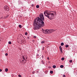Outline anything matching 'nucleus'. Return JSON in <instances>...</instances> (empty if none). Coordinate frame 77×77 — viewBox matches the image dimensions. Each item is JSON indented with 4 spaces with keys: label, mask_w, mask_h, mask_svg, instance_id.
I'll return each mask as SVG.
<instances>
[{
    "label": "nucleus",
    "mask_w": 77,
    "mask_h": 77,
    "mask_svg": "<svg viewBox=\"0 0 77 77\" xmlns=\"http://www.w3.org/2000/svg\"><path fill=\"white\" fill-rule=\"evenodd\" d=\"M47 29L44 30L43 31V32L45 34H47Z\"/></svg>",
    "instance_id": "6e6552de"
},
{
    "label": "nucleus",
    "mask_w": 77,
    "mask_h": 77,
    "mask_svg": "<svg viewBox=\"0 0 77 77\" xmlns=\"http://www.w3.org/2000/svg\"><path fill=\"white\" fill-rule=\"evenodd\" d=\"M28 39H29V37H28Z\"/></svg>",
    "instance_id": "72a5a7b5"
},
{
    "label": "nucleus",
    "mask_w": 77,
    "mask_h": 77,
    "mask_svg": "<svg viewBox=\"0 0 77 77\" xmlns=\"http://www.w3.org/2000/svg\"><path fill=\"white\" fill-rule=\"evenodd\" d=\"M63 77H66V75H63Z\"/></svg>",
    "instance_id": "bb28decb"
},
{
    "label": "nucleus",
    "mask_w": 77,
    "mask_h": 77,
    "mask_svg": "<svg viewBox=\"0 0 77 77\" xmlns=\"http://www.w3.org/2000/svg\"><path fill=\"white\" fill-rule=\"evenodd\" d=\"M39 17H37L34 21L33 25L34 26V29H38L41 28L45 26V23L44 21L45 18L43 13H41L39 15Z\"/></svg>",
    "instance_id": "f257e3e1"
},
{
    "label": "nucleus",
    "mask_w": 77,
    "mask_h": 77,
    "mask_svg": "<svg viewBox=\"0 0 77 77\" xmlns=\"http://www.w3.org/2000/svg\"><path fill=\"white\" fill-rule=\"evenodd\" d=\"M37 56H38L39 55L38 54H37Z\"/></svg>",
    "instance_id": "473e14b6"
},
{
    "label": "nucleus",
    "mask_w": 77,
    "mask_h": 77,
    "mask_svg": "<svg viewBox=\"0 0 77 77\" xmlns=\"http://www.w3.org/2000/svg\"><path fill=\"white\" fill-rule=\"evenodd\" d=\"M39 5H37L36 6V8H39Z\"/></svg>",
    "instance_id": "1a4fd4ad"
},
{
    "label": "nucleus",
    "mask_w": 77,
    "mask_h": 77,
    "mask_svg": "<svg viewBox=\"0 0 77 77\" xmlns=\"http://www.w3.org/2000/svg\"><path fill=\"white\" fill-rule=\"evenodd\" d=\"M44 30H44V29H42V30L43 31V32L44 31Z\"/></svg>",
    "instance_id": "2f4dec72"
},
{
    "label": "nucleus",
    "mask_w": 77,
    "mask_h": 77,
    "mask_svg": "<svg viewBox=\"0 0 77 77\" xmlns=\"http://www.w3.org/2000/svg\"><path fill=\"white\" fill-rule=\"evenodd\" d=\"M60 67L61 68H63V65H61L60 66Z\"/></svg>",
    "instance_id": "4468645a"
},
{
    "label": "nucleus",
    "mask_w": 77,
    "mask_h": 77,
    "mask_svg": "<svg viewBox=\"0 0 77 77\" xmlns=\"http://www.w3.org/2000/svg\"><path fill=\"white\" fill-rule=\"evenodd\" d=\"M26 60H24L22 61H20V62L21 63H23V64H25L26 63Z\"/></svg>",
    "instance_id": "39448f33"
},
{
    "label": "nucleus",
    "mask_w": 77,
    "mask_h": 77,
    "mask_svg": "<svg viewBox=\"0 0 77 77\" xmlns=\"http://www.w3.org/2000/svg\"><path fill=\"white\" fill-rule=\"evenodd\" d=\"M72 60H71L69 61L70 63H72Z\"/></svg>",
    "instance_id": "5701e85b"
},
{
    "label": "nucleus",
    "mask_w": 77,
    "mask_h": 77,
    "mask_svg": "<svg viewBox=\"0 0 77 77\" xmlns=\"http://www.w3.org/2000/svg\"><path fill=\"white\" fill-rule=\"evenodd\" d=\"M32 73H33V74H34V72H33Z\"/></svg>",
    "instance_id": "f704fd0d"
},
{
    "label": "nucleus",
    "mask_w": 77,
    "mask_h": 77,
    "mask_svg": "<svg viewBox=\"0 0 77 77\" xmlns=\"http://www.w3.org/2000/svg\"><path fill=\"white\" fill-rule=\"evenodd\" d=\"M33 37L34 38H37V37L36 36H34Z\"/></svg>",
    "instance_id": "b1692460"
},
{
    "label": "nucleus",
    "mask_w": 77,
    "mask_h": 77,
    "mask_svg": "<svg viewBox=\"0 0 77 77\" xmlns=\"http://www.w3.org/2000/svg\"><path fill=\"white\" fill-rule=\"evenodd\" d=\"M25 42L24 40H22V42Z\"/></svg>",
    "instance_id": "4be33fe9"
},
{
    "label": "nucleus",
    "mask_w": 77,
    "mask_h": 77,
    "mask_svg": "<svg viewBox=\"0 0 77 77\" xmlns=\"http://www.w3.org/2000/svg\"><path fill=\"white\" fill-rule=\"evenodd\" d=\"M59 49L60 51H61V53H62V47L61 46H60L59 47Z\"/></svg>",
    "instance_id": "0eeeda50"
},
{
    "label": "nucleus",
    "mask_w": 77,
    "mask_h": 77,
    "mask_svg": "<svg viewBox=\"0 0 77 77\" xmlns=\"http://www.w3.org/2000/svg\"><path fill=\"white\" fill-rule=\"evenodd\" d=\"M27 58V57L25 56H22V59H23L24 60H26V59Z\"/></svg>",
    "instance_id": "423d86ee"
},
{
    "label": "nucleus",
    "mask_w": 77,
    "mask_h": 77,
    "mask_svg": "<svg viewBox=\"0 0 77 77\" xmlns=\"http://www.w3.org/2000/svg\"><path fill=\"white\" fill-rule=\"evenodd\" d=\"M42 63L43 64H45V63L44 62V61H43V60L42 61Z\"/></svg>",
    "instance_id": "f3484780"
},
{
    "label": "nucleus",
    "mask_w": 77,
    "mask_h": 77,
    "mask_svg": "<svg viewBox=\"0 0 77 77\" xmlns=\"http://www.w3.org/2000/svg\"><path fill=\"white\" fill-rule=\"evenodd\" d=\"M45 42L44 41H43L41 42V43L42 44H43V43H45Z\"/></svg>",
    "instance_id": "a211bd4d"
},
{
    "label": "nucleus",
    "mask_w": 77,
    "mask_h": 77,
    "mask_svg": "<svg viewBox=\"0 0 77 77\" xmlns=\"http://www.w3.org/2000/svg\"><path fill=\"white\" fill-rule=\"evenodd\" d=\"M18 76H19V77H22V76H21V75H18Z\"/></svg>",
    "instance_id": "393cba45"
},
{
    "label": "nucleus",
    "mask_w": 77,
    "mask_h": 77,
    "mask_svg": "<svg viewBox=\"0 0 77 77\" xmlns=\"http://www.w3.org/2000/svg\"><path fill=\"white\" fill-rule=\"evenodd\" d=\"M19 28H21L22 26L21 25H19Z\"/></svg>",
    "instance_id": "2eb2a0df"
},
{
    "label": "nucleus",
    "mask_w": 77,
    "mask_h": 77,
    "mask_svg": "<svg viewBox=\"0 0 77 77\" xmlns=\"http://www.w3.org/2000/svg\"><path fill=\"white\" fill-rule=\"evenodd\" d=\"M4 9L5 10L7 11H9V8L7 6H5L4 7Z\"/></svg>",
    "instance_id": "20e7f679"
},
{
    "label": "nucleus",
    "mask_w": 77,
    "mask_h": 77,
    "mask_svg": "<svg viewBox=\"0 0 77 77\" xmlns=\"http://www.w3.org/2000/svg\"><path fill=\"white\" fill-rule=\"evenodd\" d=\"M8 44L10 45H11V42H8Z\"/></svg>",
    "instance_id": "aec40b11"
},
{
    "label": "nucleus",
    "mask_w": 77,
    "mask_h": 77,
    "mask_svg": "<svg viewBox=\"0 0 77 77\" xmlns=\"http://www.w3.org/2000/svg\"><path fill=\"white\" fill-rule=\"evenodd\" d=\"M65 47L66 48L68 47H69L68 45H65Z\"/></svg>",
    "instance_id": "9b49d317"
},
{
    "label": "nucleus",
    "mask_w": 77,
    "mask_h": 77,
    "mask_svg": "<svg viewBox=\"0 0 77 77\" xmlns=\"http://www.w3.org/2000/svg\"><path fill=\"white\" fill-rule=\"evenodd\" d=\"M64 60V57H63L62 58H61V60Z\"/></svg>",
    "instance_id": "412c9836"
},
{
    "label": "nucleus",
    "mask_w": 77,
    "mask_h": 77,
    "mask_svg": "<svg viewBox=\"0 0 77 77\" xmlns=\"http://www.w3.org/2000/svg\"><path fill=\"white\" fill-rule=\"evenodd\" d=\"M64 45V43H63V42H62L61 43V45L62 46H63Z\"/></svg>",
    "instance_id": "ddd939ff"
},
{
    "label": "nucleus",
    "mask_w": 77,
    "mask_h": 77,
    "mask_svg": "<svg viewBox=\"0 0 77 77\" xmlns=\"http://www.w3.org/2000/svg\"><path fill=\"white\" fill-rule=\"evenodd\" d=\"M25 35H28V33L27 32H25Z\"/></svg>",
    "instance_id": "6ab92c4d"
},
{
    "label": "nucleus",
    "mask_w": 77,
    "mask_h": 77,
    "mask_svg": "<svg viewBox=\"0 0 77 77\" xmlns=\"http://www.w3.org/2000/svg\"><path fill=\"white\" fill-rule=\"evenodd\" d=\"M56 12L55 11H46L44 12V14L45 16L49 19H52L53 17L56 14Z\"/></svg>",
    "instance_id": "f03ea898"
},
{
    "label": "nucleus",
    "mask_w": 77,
    "mask_h": 77,
    "mask_svg": "<svg viewBox=\"0 0 77 77\" xmlns=\"http://www.w3.org/2000/svg\"><path fill=\"white\" fill-rule=\"evenodd\" d=\"M32 6H33V5H32Z\"/></svg>",
    "instance_id": "c9c22d12"
},
{
    "label": "nucleus",
    "mask_w": 77,
    "mask_h": 77,
    "mask_svg": "<svg viewBox=\"0 0 77 77\" xmlns=\"http://www.w3.org/2000/svg\"><path fill=\"white\" fill-rule=\"evenodd\" d=\"M8 71V69H7V68L5 69V71L6 72H7Z\"/></svg>",
    "instance_id": "9d476101"
},
{
    "label": "nucleus",
    "mask_w": 77,
    "mask_h": 77,
    "mask_svg": "<svg viewBox=\"0 0 77 77\" xmlns=\"http://www.w3.org/2000/svg\"><path fill=\"white\" fill-rule=\"evenodd\" d=\"M5 55L6 56H8V53H6L5 54Z\"/></svg>",
    "instance_id": "cd10ccee"
},
{
    "label": "nucleus",
    "mask_w": 77,
    "mask_h": 77,
    "mask_svg": "<svg viewBox=\"0 0 77 77\" xmlns=\"http://www.w3.org/2000/svg\"><path fill=\"white\" fill-rule=\"evenodd\" d=\"M52 67H53V68H55L56 67V66H53Z\"/></svg>",
    "instance_id": "dca6fc26"
},
{
    "label": "nucleus",
    "mask_w": 77,
    "mask_h": 77,
    "mask_svg": "<svg viewBox=\"0 0 77 77\" xmlns=\"http://www.w3.org/2000/svg\"><path fill=\"white\" fill-rule=\"evenodd\" d=\"M8 16H9V15H7V16H6V17H5V18H7V17H8Z\"/></svg>",
    "instance_id": "a878e982"
},
{
    "label": "nucleus",
    "mask_w": 77,
    "mask_h": 77,
    "mask_svg": "<svg viewBox=\"0 0 77 77\" xmlns=\"http://www.w3.org/2000/svg\"><path fill=\"white\" fill-rule=\"evenodd\" d=\"M47 59H49V57H47Z\"/></svg>",
    "instance_id": "7c9ffc66"
},
{
    "label": "nucleus",
    "mask_w": 77,
    "mask_h": 77,
    "mask_svg": "<svg viewBox=\"0 0 77 77\" xmlns=\"http://www.w3.org/2000/svg\"><path fill=\"white\" fill-rule=\"evenodd\" d=\"M2 71V69H0V72H1Z\"/></svg>",
    "instance_id": "c85d7f7f"
},
{
    "label": "nucleus",
    "mask_w": 77,
    "mask_h": 77,
    "mask_svg": "<svg viewBox=\"0 0 77 77\" xmlns=\"http://www.w3.org/2000/svg\"><path fill=\"white\" fill-rule=\"evenodd\" d=\"M42 58H44V56L42 55Z\"/></svg>",
    "instance_id": "c756f323"
},
{
    "label": "nucleus",
    "mask_w": 77,
    "mask_h": 77,
    "mask_svg": "<svg viewBox=\"0 0 77 77\" xmlns=\"http://www.w3.org/2000/svg\"><path fill=\"white\" fill-rule=\"evenodd\" d=\"M47 34H49L51 33L52 32L54 31V30L53 29H47Z\"/></svg>",
    "instance_id": "7ed1b4c3"
},
{
    "label": "nucleus",
    "mask_w": 77,
    "mask_h": 77,
    "mask_svg": "<svg viewBox=\"0 0 77 77\" xmlns=\"http://www.w3.org/2000/svg\"><path fill=\"white\" fill-rule=\"evenodd\" d=\"M53 73V71L52 70L51 71H50V73H51V74H52Z\"/></svg>",
    "instance_id": "f8f14e48"
}]
</instances>
